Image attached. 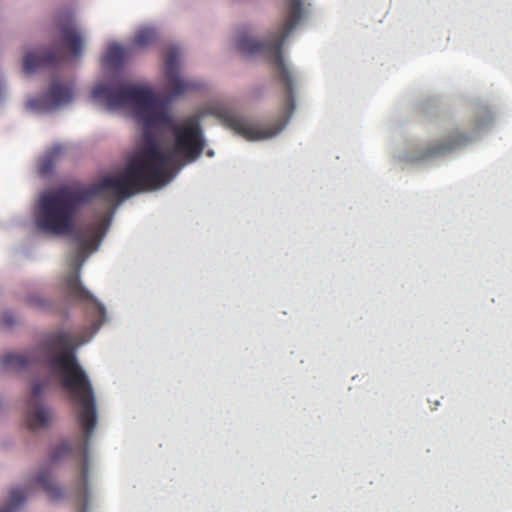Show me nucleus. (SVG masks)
<instances>
[{
    "mask_svg": "<svg viewBox=\"0 0 512 512\" xmlns=\"http://www.w3.org/2000/svg\"><path fill=\"white\" fill-rule=\"evenodd\" d=\"M93 98L108 109L131 107L142 126L144 147L128 161L120 176H106L91 185L66 184L44 193L38 203L37 226L53 235L74 231L80 208L92 198L111 192L118 199L164 185L180 158L196 161L205 148L200 116L176 124L165 104L148 87L98 84Z\"/></svg>",
    "mask_w": 512,
    "mask_h": 512,
    "instance_id": "f257e3e1",
    "label": "nucleus"
},
{
    "mask_svg": "<svg viewBox=\"0 0 512 512\" xmlns=\"http://www.w3.org/2000/svg\"><path fill=\"white\" fill-rule=\"evenodd\" d=\"M303 15L302 0H287L284 20L277 33L265 41L253 39L245 33H239L237 37L236 45L241 53L267 57L274 66L275 78L283 88L279 118L270 126L261 127L231 109H221L217 112V117L224 126L248 141L263 140L277 135L285 128L294 113L296 79L283 59L282 48Z\"/></svg>",
    "mask_w": 512,
    "mask_h": 512,
    "instance_id": "f03ea898",
    "label": "nucleus"
},
{
    "mask_svg": "<svg viewBox=\"0 0 512 512\" xmlns=\"http://www.w3.org/2000/svg\"><path fill=\"white\" fill-rule=\"evenodd\" d=\"M50 348L60 353L49 360L50 370L59 378L61 387L68 393L76 414V419L83 431V443L79 451L84 459L81 467V478L77 488L80 501L88 500V461L86 459L89 440L97 424V406L92 384L85 371L78 364L75 348V337L68 332L51 334L47 339Z\"/></svg>",
    "mask_w": 512,
    "mask_h": 512,
    "instance_id": "7ed1b4c3",
    "label": "nucleus"
},
{
    "mask_svg": "<svg viewBox=\"0 0 512 512\" xmlns=\"http://www.w3.org/2000/svg\"><path fill=\"white\" fill-rule=\"evenodd\" d=\"M105 229L106 223L103 220L92 223L84 231L74 233L73 238L77 242V248L71 259V271L65 277V291L69 298L82 304L96 305L101 312L104 311V307L80 281V269L87 256L98 249Z\"/></svg>",
    "mask_w": 512,
    "mask_h": 512,
    "instance_id": "20e7f679",
    "label": "nucleus"
},
{
    "mask_svg": "<svg viewBox=\"0 0 512 512\" xmlns=\"http://www.w3.org/2000/svg\"><path fill=\"white\" fill-rule=\"evenodd\" d=\"M179 57L180 52L176 47L169 48L164 57L166 92L171 98L181 96L199 87L195 81L180 77Z\"/></svg>",
    "mask_w": 512,
    "mask_h": 512,
    "instance_id": "39448f33",
    "label": "nucleus"
},
{
    "mask_svg": "<svg viewBox=\"0 0 512 512\" xmlns=\"http://www.w3.org/2000/svg\"><path fill=\"white\" fill-rule=\"evenodd\" d=\"M46 387L47 383L43 381H37L32 386L25 417L26 424L31 430L46 428L52 421L51 410L40 404Z\"/></svg>",
    "mask_w": 512,
    "mask_h": 512,
    "instance_id": "423d86ee",
    "label": "nucleus"
},
{
    "mask_svg": "<svg viewBox=\"0 0 512 512\" xmlns=\"http://www.w3.org/2000/svg\"><path fill=\"white\" fill-rule=\"evenodd\" d=\"M73 97L72 85L54 81L42 98L30 100L28 106L36 111H51L70 103Z\"/></svg>",
    "mask_w": 512,
    "mask_h": 512,
    "instance_id": "0eeeda50",
    "label": "nucleus"
},
{
    "mask_svg": "<svg viewBox=\"0 0 512 512\" xmlns=\"http://www.w3.org/2000/svg\"><path fill=\"white\" fill-rule=\"evenodd\" d=\"M63 59V53L57 49L33 51L26 54L23 69L26 74H32L40 68L53 66Z\"/></svg>",
    "mask_w": 512,
    "mask_h": 512,
    "instance_id": "6e6552de",
    "label": "nucleus"
},
{
    "mask_svg": "<svg viewBox=\"0 0 512 512\" xmlns=\"http://www.w3.org/2000/svg\"><path fill=\"white\" fill-rule=\"evenodd\" d=\"M60 42L72 56L79 57L83 49V38L81 32L77 29L74 19L68 17L62 21L59 26Z\"/></svg>",
    "mask_w": 512,
    "mask_h": 512,
    "instance_id": "1a4fd4ad",
    "label": "nucleus"
},
{
    "mask_svg": "<svg viewBox=\"0 0 512 512\" xmlns=\"http://www.w3.org/2000/svg\"><path fill=\"white\" fill-rule=\"evenodd\" d=\"M36 350L25 353H9L0 359V366L3 369L21 371L36 362Z\"/></svg>",
    "mask_w": 512,
    "mask_h": 512,
    "instance_id": "9d476101",
    "label": "nucleus"
},
{
    "mask_svg": "<svg viewBox=\"0 0 512 512\" xmlns=\"http://www.w3.org/2000/svg\"><path fill=\"white\" fill-rule=\"evenodd\" d=\"M64 152V148L61 145H55L49 149L41 158L38 171L42 176H46L52 172L55 164Z\"/></svg>",
    "mask_w": 512,
    "mask_h": 512,
    "instance_id": "9b49d317",
    "label": "nucleus"
},
{
    "mask_svg": "<svg viewBox=\"0 0 512 512\" xmlns=\"http://www.w3.org/2000/svg\"><path fill=\"white\" fill-rule=\"evenodd\" d=\"M30 495V488H15L10 492L7 505L0 512H16Z\"/></svg>",
    "mask_w": 512,
    "mask_h": 512,
    "instance_id": "f8f14e48",
    "label": "nucleus"
},
{
    "mask_svg": "<svg viewBox=\"0 0 512 512\" xmlns=\"http://www.w3.org/2000/svg\"><path fill=\"white\" fill-rule=\"evenodd\" d=\"M35 482L42 486L51 499H58L62 496L61 489L53 484L48 471H40L35 477Z\"/></svg>",
    "mask_w": 512,
    "mask_h": 512,
    "instance_id": "ddd939ff",
    "label": "nucleus"
},
{
    "mask_svg": "<svg viewBox=\"0 0 512 512\" xmlns=\"http://www.w3.org/2000/svg\"><path fill=\"white\" fill-rule=\"evenodd\" d=\"M467 141V138L463 134H453L448 137V140L445 143H441L435 147L432 148L430 151L431 155H439L443 154L449 151H452L453 149H456L463 144H465Z\"/></svg>",
    "mask_w": 512,
    "mask_h": 512,
    "instance_id": "4468645a",
    "label": "nucleus"
},
{
    "mask_svg": "<svg viewBox=\"0 0 512 512\" xmlns=\"http://www.w3.org/2000/svg\"><path fill=\"white\" fill-rule=\"evenodd\" d=\"M157 39V33L154 28L145 27L139 29L133 39V46L137 48H145L153 44Z\"/></svg>",
    "mask_w": 512,
    "mask_h": 512,
    "instance_id": "2eb2a0df",
    "label": "nucleus"
},
{
    "mask_svg": "<svg viewBox=\"0 0 512 512\" xmlns=\"http://www.w3.org/2000/svg\"><path fill=\"white\" fill-rule=\"evenodd\" d=\"M126 49L118 44L111 45L105 55V61L112 65H121L126 57Z\"/></svg>",
    "mask_w": 512,
    "mask_h": 512,
    "instance_id": "dca6fc26",
    "label": "nucleus"
},
{
    "mask_svg": "<svg viewBox=\"0 0 512 512\" xmlns=\"http://www.w3.org/2000/svg\"><path fill=\"white\" fill-rule=\"evenodd\" d=\"M73 446L67 441H63L59 445L55 446L51 451V460L59 461L73 452Z\"/></svg>",
    "mask_w": 512,
    "mask_h": 512,
    "instance_id": "f3484780",
    "label": "nucleus"
},
{
    "mask_svg": "<svg viewBox=\"0 0 512 512\" xmlns=\"http://www.w3.org/2000/svg\"><path fill=\"white\" fill-rule=\"evenodd\" d=\"M14 322L15 321L12 316L4 315L2 318V324L5 326H11Z\"/></svg>",
    "mask_w": 512,
    "mask_h": 512,
    "instance_id": "a211bd4d",
    "label": "nucleus"
}]
</instances>
